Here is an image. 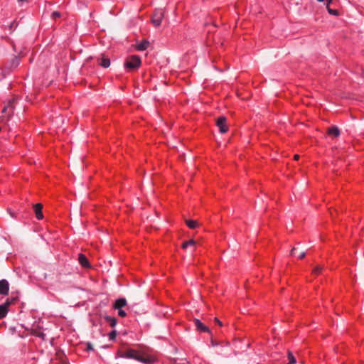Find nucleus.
Returning a JSON list of instances; mask_svg holds the SVG:
<instances>
[{
  "instance_id": "1",
  "label": "nucleus",
  "mask_w": 364,
  "mask_h": 364,
  "mask_svg": "<svg viewBox=\"0 0 364 364\" xmlns=\"http://www.w3.org/2000/svg\"><path fill=\"white\" fill-rule=\"evenodd\" d=\"M117 355L120 358L134 359L144 363H151L153 360L151 358L144 357L139 351L134 349H121L118 350Z\"/></svg>"
},
{
  "instance_id": "2",
  "label": "nucleus",
  "mask_w": 364,
  "mask_h": 364,
  "mask_svg": "<svg viewBox=\"0 0 364 364\" xmlns=\"http://www.w3.org/2000/svg\"><path fill=\"white\" fill-rule=\"evenodd\" d=\"M141 61L139 56L132 55L124 62V67L129 70H137L141 65Z\"/></svg>"
},
{
  "instance_id": "3",
  "label": "nucleus",
  "mask_w": 364,
  "mask_h": 364,
  "mask_svg": "<svg viewBox=\"0 0 364 364\" xmlns=\"http://www.w3.org/2000/svg\"><path fill=\"white\" fill-rule=\"evenodd\" d=\"M16 101V98L14 97V98L9 100L8 101L7 104L4 106V107L2 110V113L5 114L6 116L2 117V120L4 119V118H6V119L7 120L12 117V115L14 114V110L15 108L14 104H15Z\"/></svg>"
},
{
  "instance_id": "4",
  "label": "nucleus",
  "mask_w": 364,
  "mask_h": 364,
  "mask_svg": "<svg viewBox=\"0 0 364 364\" xmlns=\"http://www.w3.org/2000/svg\"><path fill=\"white\" fill-rule=\"evenodd\" d=\"M164 16V11L162 9H156L151 18V22L154 26L158 27L161 25Z\"/></svg>"
},
{
  "instance_id": "5",
  "label": "nucleus",
  "mask_w": 364,
  "mask_h": 364,
  "mask_svg": "<svg viewBox=\"0 0 364 364\" xmlns=\"http://www.w3.org/2000/svg\"><path fill=\"white\" fill-rule=\"evenodd\" d=\"M16 298L7 299L4 304L0 305V319L4 318L8 314L9 306L14 303Z\"/></svg>"
},
{
  "instance_id": "6",
  "label": "nucleus",
  "mask_w": 364,
  "mask_h": 364,
  "mask_svg": "<svg viewBox=\"0 0 364 364\" xmlns=\"http://www.w3.org/2000/svg\"><path fill=\"white\" fill-rule=\"evenodd\" d=\"M216 125L218 127L220 132L222 134L226 133L228 130L227 126V118L224 116H220L216 119Z\"/></svg>"
},
{
  "instance_id": "7",
  "label": "nucleus",
  "mask_w": 364,
  "mask_h": 364,
  "mask_svg": "<svg viewBox=\"0 0 364 364\" xmlns=\"http://www.w3.org/2000/svg\"><path fill=\"white\" fill-rule=\"evenodd\" d=\"M35 216L38 220H42L43 218V205L41 203H36L33 205Z\"/></svg>"
},
{
  "instance_id": "8",
  "label": "nucleus",
  "mask_w": 364,
  "mask_h": 364,
  "mask_svg": "<svg viewBox=\"0 0 364 364\" xmlns=\"http://www.w3.org/2000/svg\"><path fill=\"white\" fill-rule=\"evenodd\" d=\"M194 325L197 329V331L200 332H207L210 333V331L208 326L204 325L199 319L195 318L193 320Z\"/></svg>"
},
{
  "instance_id": "9",
  "label": "nucleus",
  "mask_w": 364,
  "mask_h": 364,
  "mask_svg": "<svg viewBox=\"0 0 364 364\" xmlns=\"http://www.w3.org/2000/svg\"><path fill=\"white\" fill-rule=\"evenodd\" d=\"M9 291V284L6 279L0 280V294L7 295Z\"/></svg>"
},
{
  "instance_id": "10",
  "label": "nucleus",
  "mask_w": 364,
  "mask_h": 364,
  "mask_svg": "<svg viewBox=\"0 0 364 364\" xmlns=\"http://www.w3.org/2000/svg\"><path fill=\"white\" fill-rule=\"evenodd\" d=\"M78 262L83 267H90V263L87 258L83 254H79Z\"/></svg>"
},
{
  "instance_id": "11",
  "label": "nucleus",
  "mask_w": 364,
  "mask_h": 364,
  "mask_svg": "<svg viewBox=\"0 0 364 364\" xmlns=\"http://www.w3.org/2000/svg\"><path fill=\"white\" fill-rule=\"evenodd\" d=\"M127 305V300L124 298H120L115 301L114 304V309H121Z\"/></svg>"
},
{
  "instance_id": "12",
  "label": "nucleus",
  "mask_w": 364,
  "mask_h": 364,
  "mask_svg": "<svg viewBox=\"0 0 364 364\" xmlns=\"http://www.w3.org/2000/svg\"><path fill=\"white\" fill-rule=\"evenodd\" d=\"M327 133L333 137H338L340 135V130L338 127L333 126L328 129Z\"/></svg>"
},
{
  "instance_id": "13",
  "label": "nucleus",
  "mask_w": 364,
  "mask_h": 364,
  "mask_svg": "<svg viewBox=\"0 0 364 364\" xmlns=\"http://www.w3.org/2000/svg\"><path fill=\"white\" fill-rule=\"evenodd\" d=\"M99 64L102 66L103 68H108L110 65V60L108 58H107L105 55H102L100 59H98Z\"/></svg>"
},
{
  "instance_id": "14",
  "label": "nucleus",
  "mask_w": 364,
  "mask_h": 364,
  "mask_svg": "<svg viewBox=\"0 0 364 364\" xmlns=\"http://www.w3.org/2000/svg\"><path fill=\"white\" fill-rule=\"evenodd\" d=\"M186 224L188 226V228H196V227L203 225V224L200 223L198 220H191V219L186 220Z\"/></svg>"
},
{
  "instance_id": "15",
  "label": "nucleus",
  "mask_w": 364,
  "mask_h": 364,
  "mask_svg": "<svg viewBox=\"0 0 364 364\" xmlns=\"http://www.w3.org/2000/svg\"><path fill=\"white\" fill-rule=\"evenodd\" d=\"M105 320L106 321V322H107L109 326L112 328H114L117 323V320L116 318L114 317H112V316H106L105 317Z\"/></svg>"
},
{
  "instance_id": "16",
  "label": "nucleus",
  "mask_w": 364,
  "mask_h": 364,
  "mask_svg": "<svg viewBox=\"0 0 364 364\" xmlns=\"http://www.w3.org/2000/svg\"><path fill=\"white\" fill-rule=\"evenodd\" d=\"M210 344L213 347H215L218 346H228L229 345V343L228 341H218L214 340L213 338H211Z\"/></svg>"
},
{
  "instance_id": "17",
  "label": "nucleus",
  "mask_w": 364,
  "mask_h": 364,
  "mask_svg": "<svg viewBox=\"0 0 364 364\" xmlns=\"http://www.w3.org/2000/svg\"><path fill=\"white\" fill-rule=\"evenodd\" d=\"M196 242L193 240H190L188 241H186L182 244L183 249H187L188 247H195Z\"/></svg>"
},
{
  "instance_id": "18",
  "label": "nucleus",
  "mask_w": 364,
  "mask_h": 364,
  "mask_svg": "<svg viewBox=\"0 0 364 364\" xmlns=\"http://www.w3.org/2000/svg\"><path fill=\"white\" fill-rule=\"evenodd\" d=\"M149 45V43L146 41H144L140 43L137 46L136 48H137V50H144L148 48Z\"/></svg>"
},
{
  "instance_id": "19",
  "label": "nucleus",
  "mask_w": 364,
  "mask_h": 364,
  "mask_svg": "<svg viewBox=\"0 0 364 364\" xmlns=\"http://www.w3.org/2000/svg\"><path fill=\"white\" fill-rule=\"evenodd\" d=\"M287 358L289 360L287 364H295L296 363V358L291 351L288 352Z\"/></svg>"
},
{
  "instance_id": "20",
  "label": "nucleus",
  "mask_w": 364,
  "mask_h": 364,
  "mask_svg": "<svg viewBox=\"0 0 364 364\" xmlns=\"http://www.w3.org/2000/svg\"><path fill=\"white\" fill-rule=\"evenodd\" d=\"M326 9L328 10V12L331 14V15H333V16H339V11L338 10H336V9H333L330 7V6H326Z\"/></svg>"
},
{
  "instance_id": "21",
  "label": "nucleus",
  "mask_w": 364,
  "mask_h": 364,
  "mask_svg": "<svg viewBox=\"0 0 364 364\" xmlns=\"http://www.w3.org/2000/svg\"><path fill=\"white\" fill-rule=\"evenodd\" d=\"M20 63V60L18 57H15L13 60H12V63H11V67L13 68H16L18 66V65Z\"/></svg>"
},
{
  "instance_id": "22",
  "label": "nucleus",
  "mask_w": 364,
  "mask_h": 364,
  "mask_svg": "<svg viewBox=\"0 0 364 364\" xmlns=\"http://www.w3.org/2000/svg\"><path fill=\"white\" fill-rule=\"evenodd\" d=\"M117 336V331L115 330L112 331L109 333V338L110 341H114L116 338Z\"/></svg>"
},
{
  "instance_id": "23",
  "label": "nucleus",
  "mask_w": 364,
  "mask_h": 364,
  "mask_svg": "<svg viewBox=\"0 0 364 364\" xmlns=\"http://www.w3.org/2000/svg\"><path fill=\"white\" fill-rule=\"evenodd\" d=\"M321 270H322V268L321 267H316L314 269L313 272L314 274L317 275L321 272Z\"/></svg>"
},
{
  "instance_id": "24",
  "label": "nucleus",
  "mask_w": 364,
  "mask_h": 364,
  "mask_svg": "<svg viewBox=\"0 0 364 364\" xmlns=\"http://www.w3.org/2000/svg\"><path fill=\"white\" fill-rule=\"evenodd\" d=\"M118 315L120 317L124 318L127 316V313L125 312V311H124L121 309H118Z\"/></svg>"
},
{
  "instance_id": "25",
  "label": "nucleus",
  "mask_w": 364,
  "mask_h": 364,
  "mask_svg": "<svg viewBox=\"0 0 364 364\" xmlns=\"http://www.w3.org/2000/svg\"><path fill=\"white\" fill-rule=\"evenodd\" d=\"M61 14L58 11H53L52 13V18L56 19L57 18L60 17Z\"/></svg>"
},
{
  "instance_id": "26",
  "label": "nucleus",
  "mask_w": 364,
  "mask_h": 364,
  "mask_svg": "<svg viewBox=\"0 0 364 364\" xmlns=\"http://www.w3.org/2000/svg\"><path fill=\"white\" fill-rule=\"evenodd\" d=\"M305 255H306V253L304 252H302L298 255L297 257L301 259L304 258Z\"/></svg>"
},
{
  "instance_id": "27",
  "label": "nucleus",
  "mask_w": 364,
  "mask_h": 364,
  "mask_svg": "<svg viewBox=\"0 0 364 364\" xmlns=\"http://www.w3.org/2000/svg\"><path fill=\"white\" fill-rule=\"evenodd\" d=\"M296 248H293L291 250V255L292 256L296 257Z\"/></svg>"
},
{
  "instance_id": "28",
  "label": "nucleus",
  "mask_w": 364,
  "mask_h": 364,
  "mask_svg": "<svg viewBox=\"0 0 364 364\" xmlns=\"http://www.w3.org/2000/svg\"><path fill=\"white\" fill-rule=\"evenodd\" d=\"M16 26H17V25H16V21H14V22H12V23L10 24L9 28H10V29H12V28H13V27H16Z\"/></svg>"
},
{
  "instance_id": "29",
  "label": "nucleus",
  "mask_w": 364,
  "mask_h": 364,
  "mask_svg": "<svg viewBox=\"0 0 364 364\" xmlns=\"http://www.w3.org/2000/svg\"><path fill=\"white\" fill-rule=\"evenodd\" d=\"M215 322H216L219 326H222V325H223V324H222V322H221L220 320H218L217 318H215Z\"/></svg>"
},
{
  "instance_id": "30",
  "label": "nucleus",
  "mask_w": 364,
  "mask_h": 364,
  "mask_svg": "<svg viewBox=\"0 0 364 364\" xmlns=\"http://www.w3.org/2000/svg\"><path fill=\"white\" fill-rule=\"evenodd\" d=\"M333 0H326V6H330Z\"/></svg>"
},
{
  "instance_id": "31",
  "label": "nucleus",
  "mask_w": 364,
  "mask_h": 364,
  "mask_svg": "<svg viewBox=\"0 0 364 364\" xmlns=\"http://www.w3.org/2000/svg\"><path fill=\"white\" fill-rule=\"evenodd\" d=\"M294 159L295 160H298L299 159V156L298 154H296V155L294 156Z\"/></svg>"
},
{
  "instance_id": "32",
  "label": "nucleus",
  "mask_w": 364,
  "mask_h": 364,
  "mask_svg": "<svg viewBox=\"0 0 364 364\" xmlns=\"http://www.w3.org/2000/svg\"><path fill=\"white\" fill-rule=\"evenodd\" d=\"M19 2H21V1H27L28 0H18Z\"/></svg>"
},
{
  "instance_id": "33",
  "label": "nucleus",
  "mask_w": 364,
  "mask_h": 364,
  "mask_svg": "<svg viewBox=\"0 0 364 364\" xmlns=\"http://www.w3.org/2000/svg\"><path fill=\"white\" fill-rule=\"evenodd\" d=\"M317 1H319V2H322V1H323L324 0H317Z\"/></svg>"
}]
</instances>
